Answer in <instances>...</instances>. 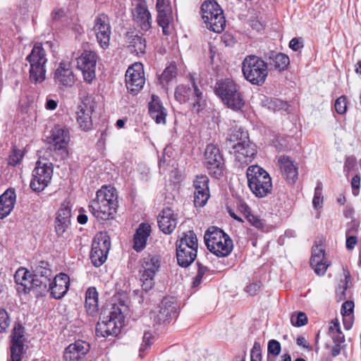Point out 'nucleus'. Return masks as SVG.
Returning <instances> with one entry per match:
<instances>
[{
    "instance_id": "1",
    "label": "nucleus",
    "mask_w": 361,
    "mask_h": 361,
    "mask_svg": "<svg viewBox=\"0 0 361 361\" xmlns=\"http://www.w3.org/2000/svg\"><path fill=\"white\" fill-rule=\"evenodd\" d=\"M227 141L233 143L230 153L240 166L247 165L257 154V147L250 141L247 132L240 128H235L228 134Z\"/></svg>"
},
{
    "instance_id": "2",
    "label": "nucleus",
    "mask_w": 361,
    "mask_h": 361,
    "mask_svg": "<svg viewBox=\"0 0 361 361\" xmlns=\"http://www.w3.org/2000/svg\"><path fill=\"white\" fill-rule=\"evenodd\" d=\"M126 309L123 303L114 304L109 308L104 309L96 328L97 336L107 337L117 335L122 327Z\"/></svg>"
},
{
    "instance_id": "3",
    "label": "nucleus",
    "mask_w": 361,
    "mask_h": 361,
    "mask_svg": "<svg viewBox=\"0 0 361 361\" xmlns=\"http://www.w3.org/2000/svg\"><path fill=\"white\" fill-rule=\"evenodd\" d=\"M118 196L115 188L111 186H103L97 192V196L93 200L89 209L96 218L107 220L113 218L118 207Z\"/></svg>"
},
{
    "instance_id": "4",
    "label": "nucleus",
    "mask_w": 361,
    "mask_h": 361,
    "mask_svg": "<svg viewBox=\"0 0 361 361\" xmlns=\"http://www.w3.org/2000/svg\"><path fill=\"white\" fill-rule=\"evenodd\" d=\"M215 93L225 105L234 111H240L245 106L240 87L229 78L216 83Z\"/></svg>"
},
{
    "instance_id": "5",
    "label": "nucleus",
    "mask_w": 361,
    "mask_h": 361,
    "mask_svg": "<svg viewBox=\"0 0 361 361\" xmlns=\"http://www.w3.org/2000/svg\"><path fill=\"white\" fill-rule=\"evenodd\" d=\"M204 241L207 249L219 257L230 255L233 248V241L222 230L212 227L204 234Z\"/></svg>"
},
{
    "instance_id": "6",
    "label": "nucleus",
    "mask_w": 361,
    "mask_h": 361,
    "mask_svg": "<svg viewBox=\"0 0 361 361\" xmlns=\"http://www.w3.org/2000/svg\"><path fill=\"white\" fill-rule=\"evenodd\" d=\"M242 72L246 80L252 85L261 86L268 76V66L260 57L249 55L242 63Z\"/></svg>"
},
{
    "instance_id": "7",
    "label": "nucleus",
    "mask_w": 361,
    "mask_h": 361,
    "mask_svg": "<svg viewBox=\"0 0 361 361\" xmlns=\"http://www.w3.org/2000/svg\"><path fill=\"white\" fill-rule=\"evenodd\" d=\"M249 188L257 197H264L272 190L271 178L269 174L258 165L248 167L246 173Z\"/></svg>"
},
{
    "instance_id": "8",
    "label": "nucleus",
    "mask_w": 361,
    "mask_h": 361,
    "mask_svg": "<svg viewBox=\"0 0 361 361\" xmlns=\"http://www.w3.org/2000/svg\"><path fill=\"white\" fill-rule=\"evenodd\" d=\"M30 63L29 78L31 82H42L46 78L47 53L41 43H36L26 58Z\"/></svg>"
},
{
    "instance_id": "9",
    "label": "nucleus",
    "mask_w": 361,
    "mask_h": 361,
    "mask_svg": "<svg viewBox=\"0 0 361 361\" xmlns=\"http://www.w3.org/2000/svg\"><path fill=\"white\" fill-rule=\"evenodd\" d=\"M201 11L202 18L207 29L216 33L224 30L226 19L222 8L216 1H205L201 6Z\"/></svg>"
},
{
    "instance_id": "10",
    "label": "nucleus",
    "mask_w": 361,
    "mask_h": 361,
    "mask_svg": "<svg viewBox=\"0 0 361 361\" xmlns=\"http://www.w3.org/2000/svg\"><path fill=\"white\" fill-rule=\"evenodd\" d=\"M49 149L56 161L63 160L68 155V145L70 142L69 130L64 126H55L47 137Z\"/></svg>"
},
{
    "instance_id": "11",
    "label": "nucleus",
    "mask_w": 361,
    "mask_h": 361,
    "mask_svg": "<svg viewBox=\"0 0 361 361\" xmlns=\"http://www.w3.org/2000/svg\"><path fill=\"white\" fill-rule=\"evenodd\" d=\"M161 266V259L157 255H147L141 260L140 275L142 288L145 291L154 286V277Z\"/></svg>"
},
{
    "instance_id": "12",
    "label": "nucleus",
    "mask_w": 361,
    "mask_h": 361,
    "mask_svg": "<svg viewBox=\"0 0 361 361\" xmlns=\"http://www.w3.org/2000/svg\"><path fill=\"white\" fill-rule=\"evenodd\" d=\"M53 176V164L49 160L40 157L32 171L30 188L35 191L43 190L50 183Z\"/></svg>"
},
{
    "instance_id": "13",
    "label": "nucleus",
    "mask_w": 361,
    "mask_h": 361,
    "mask_svg": "<svg viewBox=\"0 0 361 361\" xmlns=\"http://www.w3.org/2000/svg\"><path fill=\"white\" fill-rule=\"evenodd\" d=\"M96 107V102L92 96L84 97L78 105L75 112L76 123L79 128L83 131H89L92 128V115Z\"/></svg>"
},
{
    "instance_id": "14",
    "label": "nucleus",
    "mask_w": 361,
    "mask_h": 361,
    "mask_svg": "<svg viewBox=\"0 0 361 361\" xmlns=\"http://www.w3.org/2000/svg\"><path fill=\"white\" fill-rule=\"evenodd\" d=\"M174 97L181 104L191 100L192 109L195 112H199L205 106L202 92L194 82H192V89L183 85H178L175 90Z\"/></svg>"
},
{
    "instance_id": "15",
    "label": "nucleus",
    "mask_w": 361,
    "mask_h": 361,
    "mask_svg": "<svg viewBox=\"0 0 361 361\" xmlns=\"http://www.w3.org/2000/svg\"><path fill=\"white\" fill-rule=\"evenodd\" d=\"M97 54L92 51H84L77 59V68L83 75L84 80L88 83L95 78Z\"/></svg>"
},
{
    "instance_id": "16",
    "label": "nucleus",
    "mask_w": 361,
    "mask_h": 361,
    "mask_svg": "<svg viewBox=\"0 0 361 361\" xmlns=\"http://www.w3.org/2000/svg\"><path fill=\"white\" fill-rule=\"evenodd\" d=\"M145 78L143 66L141 63H135L126 73V83L128 90L134 94L138 92L144 86Z\"/></svg>"
},
{
    "instance_id": "17",
    "label": "nucleus",
    "mask_w": 361,
    "mask_h": 361,
    "mask_svg": "<svg viewBox=\"0 0 361 361\" xmlns=\"http://www.w3.org/2000/svg\"><path fill=\"white\" fill-rule=\"evenodd\" d=\"M205 166L209 173L217 178L223 173V158L219 149L214 144L207 145L205 152Z\"/></svg>"
},
{
    "instance_id": "18",
    "label": "nucleus",
    "mask_w": 361,
    "mask_h": 361,
    "mask_svg": "<svg viewBox=\"0 0 361 361\" xmlns=\"http://www.w3.org/2000/svg\"><path fill=\"white\" fill-rule=\"evenodd\" d=\"M92 30L99 46L104 49L108 48L111 33L110 20L108 16L104 13L98 15L94 19V25Z\"/></svg>"
},
{
    "instance_id": "19",
    "label": "nucleus",
    "mask_w": 361,
    "mask_h": 361,
    "mask_svg": "<svg viewBox=\"0 0 361 361\" xmlns=\"http://www.w3.org/2000/svg\"><path fill=\"white\" fill-rule=\"evenodd\" d=\"M54 80L59 87H71L77 80L70 61H61L56 68Z\"/></svg>"
},
{
    "instance_id": "20",
    "label": "nucleus",
    "mask_w": 361,
    "mask_h": 361,
    "mask_svg": "<svg viewBox=\"0 0 361 361\" xmlns=\"http://www.w3.org/2000/svg\"><path fill=\"white\" fill-rule=\"evenodd\" d=\"M176 307L173 301L165 298L157 308V310L152 312L154 320L159 324L165 323L169 321L176 314Z\"/></svg>"
},
{
    "instance_id": "21",
    "label": "nucleus",
    "mask_w": 361,
    "mask_h": 361,
    "mask_svg": "<svg viewBox=\"0 0 361 361\" xmlns=\"http://www.w3.org/2000/svg\"><path fill=\"white\" fill-rule=\"evenodd\" d=\"M70 285L69 276L63 273L56 275L49 284L48 290L50 291L51 296L55 299H61L67 293Z\"/></svg>"
},
{
    "instance_id": "22",
    "label": "nucleus",
    "mask_w": 361,
    "mask_h": 361,
    "mask_svg": "<svg viewBox=\"0 0 361 361\" xmlns=\"http://www.w3.org/2000/svg\"><path fill=\"white\" fill-rule=\"evenodd\" d=\"M51 271L49 269L42 267H37L35 274L32 276V291L35 292L37 295H42L48 290L49 284V278Z\"/></svg>"
},
{
    "instance_id": "23",
    "label": "nucleus",
    "mask_w": 361,
    "mask_h": 361,
    "mask_svg": "<svg viewBox=\"0 0 361 361\" xmlns=\"http://www.w3.org/2000/svg\"><path fill=\"white\" fill-rule=\"evenodd\" d=\"M71 209L68 202H63L57 212L55 230L58 236H62L71 224Z\"/></svg>"
},
{
    "instance_id": "24",
    "label": "nucleus",
    "mask_w": 361,
    "mask_h": 361,
    "mask_svg": "<svg viewBox=\"0 0 361 361\" xmlns=\"http://www.w3.org/2000/svg\"><path fill=\"white\" fill-rule=\"evenodd\" d=\"M90 350V345L82 341H77L70 344L64 351V359L66 361H78L82 359Z\"/></svg>"
},
{
    "instance_id": "25",
    "label": "nucleus",
    "mask_w": 361,
    "mask_h": 361,
    "mask_svg": "<svg viewBox=\"0 0 361 361\" xmlns=\"http://www.w3.org/2000/svg\"><path fill=\"white\" fill-rule=\"evenodd\" d=\"M133 13L135 21L142 30L147 31L151 27V15L145 1H137Z\"/></svg>"
},
{
    "instance_id": "26",
    "label": "nucleus",
    "mask_w": 361,
    "mask_h": 361,
    "mask_svg": "<svg viewBox=\"0 0 361 361\" xmlns=\"http://www.w3.org/2000/svg\"><path fill=\"white\" fill-rule=\"evenodd\" d=\"M158 225L160 230L169 234L173 232L177 225L176 215L170 207L164 208L158 216Z\"/></svg>"
},
{
    "instance_id": "27",
    "label": "nucleus",
    "mask_w": 361,
    "mask_h": 361,
    "mask_svg": "<svg viewBox=\"0 0 361 361\" xmlns=\"http://www.w3.org/2000/svg\"><path fill=\"white\" fill-rule=\"evenodd\" d=\"M148 107L150 116L157 124H164L166 123V109L163 106L158 96L152 95V99L149 102Z\"/></svg>"
},
{
    "instance_id": "28",
    "label": "nucleus",
    "mask_w": 361,
    "mask_h": 361,
    "mask_svg": "<svg viewBox=\"0 0 361 361\" xmlns=\"http://www.w3.org/2000/svg\"><path fill=\"white\" fill-rule=\"evenodd\" d=\"M280 169L283 177L290 183H294L298 179V167L288 157H281L279 159Z\"/></svg>"
},
{
    "instance_id": "29",
    "label": "nucleus",
    "mask_w": 361,
    "mask_h": 361,
    "mask_svg": "<svg viewBox=\"0 0 361 361\" xmlns=\"http://www.w3.org/2000/svg\"><path fill=\"white\" fill-rule=\"evenodd\" d=\"M14 190L8 189L0 196V219L6 217L13 210L16 202Z\"/></svg>"
},
{
    "instance_id": "30",
    "label": "nucleus",
    "mask_w": 361,
    "mask_h": 361,
    "mask_svg": "<svg viewBox=\"0 0 361 361\" xmlns=\"http://www.w3.org/2000/svg\"><path fill=\"white\" fill-rule=\"evenodd\" d=\"M150 233L151 226L149 224L147 223H142L139 225L133 238V248L137 252H140L145 247L147 240L150 235Z\"/></svg>"
},
{
    "instance_id": "31",
    "label": "nucleus",
    "mask_w": 361,
    "mask_h": 361,
    "mask_svg": "<svg viewBox=\"0 0 361 361\" xmlns=\"http://www.w3.org/2000/svg\"><path fill=\"white\" fill-rule=\"evenodd\" d=\"M197 248L176 247V258L179 266L188 267L197 257Z\"/></svg>"
},
{
    "instance_id": "32",
    "label": "nucleus",
    "mask_w": 361,
    "mask_h": 361,
    "mask_svg": "<svg viewBox=\"0 0 361 361\" xmlns=\"http://www.w3.org/2000/svg\"><path fill=\"white\" fill-rule=\"evenodd\" d=\"M85 308L87 312L92 315L98 310V293L94 287H90L85 293Z\"/></svg>"
},
{
    "instance_id": "33",
    "label": "nucleus",
    "mask_w": 361,
    "mask_h": 361,
    "mask_svg": "<svg viewBox=\"0 0 361 361\" xmlns=\"http://www.w3.org/2000/svg\"><path fill=\"white\" fill-rule=\"evenodd\" d=\"M110 247V238L106 233L100 232L95 235L92 241V248L99 250L104 253H109Z\"/></svg>"
},
{
    "instance_id": "34",
    "label": "nucleus",
    "mask_w": 361,
    "mask_h": 361,
    "mask_svg": "<svg viewBox=\"0 0 361 361\" xmlns=\"http://www.w3.org/2000/svg\"><path fill=\"white\" fill-rule=\"evenodd\" d=\"M128 47L131 52L136 54H144L146 49V40L138 35H132L128 37Z\"/></svg>"
},
{
    "instance_id": "35",
    "label": "nucleus",
    "mask_w": 361,
    "mask_h": 361,
    "mask_svg": "<svg viewBox=\"0 0 361 361\" xmlns=\"http://www.w3.org/2000/svg\"><path fill=\"white\" fill-rule=\"evenodd\" d=\"M176 247L198 248L197 238L194 231H188L183 233L180 240H177Z\"/></svg>"
},
{
    "instance_id": "36",
    "label": "nucleus",
    "mask_w": 361,
    "mask_h": 361,
    "mask_svg": "<svg viewBox=\"0 0 361 361\" xmlns=\"http://www.w3.org/2000/svg\"><path fill=\"white\" fill-rule=\"evenodd\" d=\"M269 60L270 65L279 71L285 70L290 63L288 56L282 53H271L269 56Z\"/></svg>"
},
{
    "instance_id": "37",
    "label": "nucleus",
    "mask_w": 361,
    "mask_h": 361,
    "mask_svg": "<svg viewBox=\"0 0 361 361\" xmlns=\"http://www.w3.org/2000/svg\"><path fill=\"white\" fill-rule=\"evenodd\" d=\"M157 13V23L161 27L163 33L167 35L170 33V24L172 20L171 11L161 10Z\"/></svg>"
},
{
    "instance_id": "38",
    "label": "nucleus",
    "mask_w": 361,
    "mask_h": 361,
    "mask_svg": "<svg viewBox=\"0 0 361 361\" xmlns=\"http://www.w3.org/2000/svg\"><path fill=\"white\" fill-rule=\"evenodd\" d=\"M177 75V68L176 66L173 63L170 64L168 67L165 68L164 72L160 76V82L168 83L170 82L173 78H175Z\"/></svg>"
},
{
    "instance_id": "39",
    "label": "nucleus",
    "mask_w": 361,
    "mask_h": 361,
    "mask_svg": "<svg viewBox=\"0 0 361 361\" xmlns=\"http://www.w3.org/2000/svg\"><path fill=\"white\" fill-rule=\"evenodd\" d=\"M24 329L20 325H16L13 330L11 345L16 344L18 345L24 346Z\"/></svg>"
},
{
    "instance_id": "40",
    "label": "nucleus",
    "mask_w": 361,
    "mask_h": 361,
    "mask_svg": "<svg viewBox=\"0 0 361 361\" xmlns=\"http://www.w3.org/2000/svg\"><path fill=\"white\" fill-rule=\"evenodd\" d=\"M108 253H104L99 250L92 248L90 259L92 264L99 267L102 266L106 260Z\"/></svg>"
},
{
    "instance_id": "41",
    "label": "nucleus",
    "mask_w": 361,
    "mask_h": 361,
    "mask_svg": "<svg viewBox=\"0 0 361 361\" xmlns=\"http://www.w3.org/2000/svg\"><path fill=\"white\" fill-rule=\"evenodd\" d=\"M324 249L322 245L313 246L310 264H318L321 261H324Z\"/></svg>"
},
{
    "instance_id": "42",
    "label": "nucleus",
    "mask_w": 361,
    "mask_h": 361,
    "mask_svg": "<svg viewBox=\"0 0 361 361\" xmlns=\"http://www.w3.org/2000/svg\"><path fill=\"white\" fill-rule=\"evenodd\" d=\"M353 309H354V302L353 301L347 300L345 302H343L342 305L341 314L344 317L343 324H344L345 328L346 329H349L351 327V323H349V324H347V323H346L347 319L345 317L350 316L353 313Z\"/></svg>"
},
{
    "instance_id": "43",
    "label": "nucleus",
    "mask_w": 361,
    "mask_h": 361,
    "mask_svg": "<svg viewBox=\"0 0 361 361\" xmlns=\"http://www.w3.org/2000/svg\"><path fill=\"white\" fill-rule=\"evenodd\" d=\"M209 197V191L197 190L194 192V204L196 207H202Z\"/></svg>"
},
{
    "instance_id": "44",
    "label": "nucleus",
    "mask_w": 361,
    "mask_h": 361,
    "mask_svg": "<svg viewBox=\"0 0 361 361\" xmlns=\"http://www.w3.org/2000/svg\"><path fill=\"white\" fill-rule=\"evenodd\" d=\"M209 178L207 176H197L196 179L194 180L195 192L197 190L200 191H209Z\"/></svg>"
},
{
    "instance_id": "45",
    "label": "nucleus",
    "mask_w": 361,
    "mask_h": 361,
    "mask_svg": "<svg viewBox=\"0 0 361 361\" xmlns=\"http://www.w3.org/2000/svg\"><path fill=\"white\" fill-rule=\"evenodd\" d=\"M307 317L305 312L294 313L290 317V322L295 326H302L307 323Z\"/></svg>"
},
{
    "instance_id": "46",
    "label": "nucleus",
    "mask_w": 361,
    "mask_h": 361,
    "mask_svg": "<svg viewBox=\"0 0 361 361\" xmlns=\"http://www.w3.org/2000/svg\"><path fill=\"white\" fill-rule=\"evenodd\" d=\"M323 203V195L322 192V185L319 183L314 190V195L312 200V204L314 209H318L322 207Z\"/></svg>"
},
{
    "instance_id": "47",
    "label": "nucleus",
    "mask_w": 361,
    "mask_h": 361,
    "mask_svg": "<svg viewBox=\"0 0 361 361\" xmlns=\"http://www.w3.org/2000/svg\"><path fill=\"white\" fill-rule=\"evenodd\" d=\"M32 276L26 278L22 282V283L17 284V290L20 293L25 294L29 293L33 289L32 286Z\"/></svg>"
},
{
    "instance_id": "48",
    "label": "nucleus",
    "mask_w": 361,
    "mask_h": 361,
    "mask_svg": "<svg viewBox=\"0 0 361 361\" xmlns=\"http://www.w3.org/2000/svg\"><path fill=\"white\" fill-rule=\"evenodd\" d=\"M24 156L23 152L20 149H13L9 156L8 164L11 166H16L23 159Z\"/></svg>"
},
{
    "instance_id": "49",
    "label": "nucleus",
    "mask_w": 361,
    "mask_h": 361,
    "mask_svg": "<svg viewBox=\"0 0 361 361\" xmlns=\"http://www.w3.org/2000/svg\"><path fill=\"white\" fill-rule=\"evenodd\" d=\"M268 353L274 357L279 355L281 350V343L274 339L270 340L267 346Z\"/></svg>"
},
{
    "instance_id": "50",
    "label": "nucleus",
    "mask_w": 361,
    "mask_h": 361,
    "mask_svg": "<svg viewBox=\"0 0 361 361\" xmlns=\"http://www.w3.org/2000/svg\"><path fill=\"white\" fill-rule=\"evenodd\" d=\"M245 218L252 226L257 228H262L264 226V221L258 216L254 215L251 212L248 213Z\"/></svg>"
},
{
    "instance_id": "51",
    "label": "nucleus",
    "mask_w": 361,
    "mask_h": 361,
    "mask_svg": "<svg viewBox=\"0 0 361 361\" xmlns=\"http://www.w3.org/2000/svg\"><path fill=\"white\" fill-rule=\"evenodd\" d=\"M335 109L339 114H343L347 110L346 98L344 96H341L335 102Z\"/></svg>"
},
{
    "instance_id": "52",
    "label": "nucleus",
    "mask_w": 361,
    "mask_h": 361,
    "mask_svg": "<svg viewBox=\"0 0 361 361\" xmlns=\"http://www.w3.org/2000/svg\"><path fill=\"white\" fill-rule=\"evenodd\" d=\"M10 324V319L7 312L0 308V332L5 331Z\"/></svg>"
},
{
    "instance_id": "53",
    "label": "nucleus",
    "mask_w": 361,
    "mask_h": 361,
    "mask_svg": "<svg viewBox=\"0 0 361 361\" xmlns=\"http://www.w3.org/2000/svg\"><path fill=\"white\" fill-rule=\"evenodd\" d=\"M23 350V345H18L16 344H12L11 346V360L12 361H20Z\"/></svg>"
},
{
    "instance_id": "54",
    "label": "nucleus",
    "mask_w": 361,
    "mask_h": 361,
    "mask_svg": "<svg viewBox=\"0 0 361 361\" xmlns=\"http://www.w3.org/2000/svg\"><path fill=\"white\" fill-rule=\"evenodd\" d=\"M31 276L30 272L23 267L19 268L14 275V279L16 284L22 283L23 281L27 277Z\"/></svg>"
},
{
    "instance_id": "55",
    "label": "nucleus",
    "mask_w": 361,
    "mask_h": 361,
    "mask_svg": "<svg viewBox=\"0 0 361 361\" xmlns=\"http://www.w3.org/2000/svg\"><path fill=\"white\" fill-rule=\"evenodd\" d=\"M250 361H262L261 348L259 343H255L250 352Z\"/></svg>"
},
{
    "instance_id": "56",
    "label": "nucleus",
    "mask_w": 361,
    "mask_h": 361,
    "mask_svg": "<svg viewBox=\"0 0 361 361\" xmlns=\"http://www.w3.org/2000/svg\"><path fill=\"white\" fill-rule=\"evenodd\" d=\"M310 265L314 269L315 273L319 276L324 275L329 267V264L324 261H321L318 264H310Z\"/></svg>"
},
{
    "instance_id": "57",
    "label": "nucleus",
    "mask_w": 361,
    "mask_h": 361,
    "mask_svg": "<svg viewBox=\"0 0 361 361\" xmlns=\"http://www.w3.org/2000/svg\"><path fill=\"white\" fill-rule=\"evenodd\" d=\"M341 331L340 323L337 318L333 319L329 326V335L331 336L334 334H338V331Z\"/></svg>"
},
{
    "instance_id": "58",
    "label": "nucleus",
    "mask_w": 361,
    "mask_h": 361,
    "mask_svg": "<svg viewBox=\"0 0 361 361\" xmlns=\"http://www.w3.org/2000/svg\"><path fill=\"white\" fill-rule=\"evenodd\" d=\"M152 338V334L145 332L143 336V343L141 345L140 348V353L145 350L148 347L150 346L149 340ZM140 356L142 357V355L140 353Z\"/></svg>"
},
{
    "instance_id": "59",
    "label": "nucleus",
    "mask_w": 361,
    "mask_h": 361,
    "mask_svg": "<svg viewBox=\"0 0 361 361\" xmlns=\"http://www.w3.org/2000/svg\"><path fill=\"white\" fill-rule=\"evenodd\" d=\"M156 8L157 11H171L169 0H157Z\"/></svg>"
},
{
    "instance_id": "60",
    "label": "nucleus",
    "mask_w": 361,
    "mask_h": 361,
    "mask_svg": "<svg viewBox=\"0 0 361 361\" xmlns=\"http://www.w3.org/2000/svg\"><path fill=\"white\" fill-rule=\"evenodd\" d=\"M331 351V354L333 357H336L341 353V350L345 347L344 343L334 342Z\"/></svg>"
},
{
    "instance_id": "61",
    "label": "nucleus",
    "mask_w": 361,
    "mask_h": 361,
    "mask_svg": "<svg viewBox=\"0 0 361 361\" xmlns=\"http://www.w3.org/2000/svg\"><path fill=\"white\" fill-rule=\"evenodd\" d=\"M289 47L293 51H298L302 47V42L298 38H293L289 43Z\"/></svg>"
},
{
    "instance_id": "62",
    "label": "nucleus",
    "mask_w": 361,
    "mask_h": 361,
    "mask_svg": "<svg viewBox=\"0 0 361 361\" xmlns=\"http://www.w3.org/2000/svg\"><path fill=\"white\" fill-rule=\"evenodd\" d=\"M343 276L345 277V287L343 288L341 293L344 295L345 290L347 289L348 284L351 281V275L348 269L343 268Z\"/></svg>"
},
{
    "instance_id": "63",
    "label": "nucleus",
    "mask_w": 361,
    "mask_h": 361,
    "mask_svg": "<svg viewBox=\"0 0 361 361\" xmlns=\"http://www.w3.org/2000/svg\"><path fill=\"white\" fill-rule=\"evenodd\" d=\"M357 243V237L352 235L349 236L346 239V247L348 250H352L354 248L355 245Z\"/></svg>"
},
{
    "instance_id": "64",
    "label": "nucleus",
    "mask_w": 361,
    "mask_h": 361,
    "mask_svg": "<svg viewBox=\"0 0 361 361\" xmlns=\"http://www.w3.org/2000/svg\"><path fill=\"white\" fill-rule=\"evenodd\" d=\"M331 338L333 342L345 343V341L342 331H338V334H334V335L333 334Z\"/></svg>"
}]
</instances>
